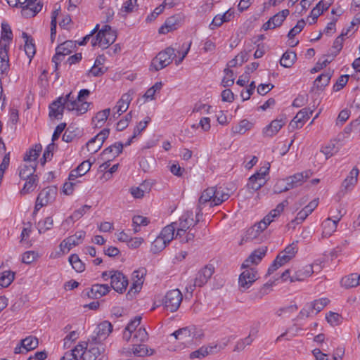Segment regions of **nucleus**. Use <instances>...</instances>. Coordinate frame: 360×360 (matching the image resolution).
<instances>
[{
	"label": "nucleus",
	"mask_w": 360,
	"mask_h": 360,
	"mask_svg": "<svg viewBox=\"0 0 360 360\" xmlns=\"http://www.w3.org/2000/svg\"><path fill=\"white\" fill-rule=\"evenodd\" d=\"M200 217L195 214V219H193V213L192 211L184 212L179 218L177 222V236L186 234V231L191 227L195 226L200 221Z\"/></svg>",
	"instance_id": "6"
},
{
	"label": "nucleus",
	"mask_w": 360,
	"mask_h": 360,
	"mask_svg": "<svg viewBox=\"0 0 360 360\" xmlns=\"http://www.w3.org/2000/svg\"><path fill=\"white\" fill-rule=\"evenodd\" d=\"M181 20L179 15L169 17L165 22L164 25L159 28L160 34H167L169 32L175 30L178 28Z\"/></svg>",
	"instance_id": "22"
},
{
	"label": "nucleus",
	"mask_w": 360,
	"mask_h": 360,
	"mask_svg": "<svg viewBox=\"0 0 360 360\" xmlns=\"http://www.w3.org/2000/svg\"><path fill=\"white\" fill-rule=\"evenodd\" d=\"M289 13L290 11L288 9H284L270 18L269 19L273 24L272 28L280 27Z\"/></svg>",
	"instance_id": "43"
},
{
	"label": "nucleus",
	"mask_w": 360,
	"mask_h": 360,
	"mask_svg": "<svg viewBox=\"0 0 360 360\" xmlns=\"http://www.w3.org/2000/svg\"><path fill=\"white\" fill-rule=\"evenodd\" d=\"M296 58L297 55L295 52L287 51L283 54L280 60V64L284 68H290L295 62Z\"/></svg>",
	"instance_id": "40"
},
{
	"label": "nucleus",
	"mask_w": 360,
	"mask_h": 360,
	"mask_svg": "<svg viewBox=\"0 0 360 360\" xmlns=\"http://www.w3.org/2000/svg\"><path fill=\"white\" fill-rule=\"evenodd\" d=\"M331 76L332 73L330 71L321 74L314 82V86L317 89H323L329 84Z\"/></svg>",
	"instance_id": "39"
},
{
	"label": "nucleus",
	"mask_w": 360,
	"mask_h": 360,
	"mask_svg": "<svg viewBox=\"0 0 360 360\" xmlns=\"http://www.w3.org/2000/svg\"><path fill=\"white\" fill-rule=\"evenodd\" d=\"M131 99L132 98L129 93L124 94L122 96L121 98L115 107L117 108V112L119 113V115L124 112L128 109Z\"/></svg>",
	"instance_id": "36"
},
{
	"label": "nucleus",
	"mask_w": 360,
	"mask_h": 360,
	"mask_svg": "<svg viewBox=\"0 0 360 360\" xmlns=\"http://www.w3.org/2000/svg\"><path fill=\"white\" fill-rule=\"evenodd\" d=\"M131 117H132L131 113V112L127 113L123 119L120 120L117 123L116 129L117 131H122L124 129H126L128 127L129 123L131 120Z\"/></svg>",
	"instance_id": "58"
},
{
	"label": "nucleus",
	"mask_w": 360,
	"mask_h": 360,
	"mask_svg": "<svg viewBox=\"0 0 360 360\" xmlns=\"http://www.w3.org/2000/svg\"><path fill=\"white\" fill-rule=\"evenodd\" d=\"M341 283L347 288L356 287L360 285V274H351L343 278Z\"/></svg>",
	"instance_id": "37"
},
{
	"label": "nucleus",
	"mask_w": 360,
	"mask_h": 360,
	"mask_svg": "<svg viewBox=\"0 0 360 360\" xmlns=\"http://www.w3.org/2000/svg\"><path fill=\"white\" fill-rule=\"evenodd\" d=\"M326 319L327 321L332 326H338L342 323V317L340 314L330 311L326 314Z\"/></svg>",
	"instance_id": "54"
},
{
	"label": "nucleus",
	"mask_w": 360,
	"mask_h": 360,
	"mask_svg": "<svg viewBox=\"0 0 360 360\" xmlns=\"http://www.w3.org/2000/svg\"><path fill=\"white\" fill-rule=\"evenodd\" d=\"M110 287L108 284H94L86 291V295L91 299H97L110 292Z\"/></svg>",
	"instance_id": "25"
},
{
	"label": "nucleus",
	"mask_w": 360,
	"mask_h": 360,
	"mask_svg": "<svg viewBox=\"0 0 360 360\" xmlns=\"http://www.w3.org/2000/svg\"><path fill=\"white\" fill-rule=\"evenodd\" d=\"M359 171L357 167H354L349 173V175L345 179L342 183V190L340 193L343 195L348 191L353 188L357 183Z\"/></svg>",
	"instance_id": "19"
},
{
	"label": "nucleus",
	"mask_w": 360,
	"mask_h": 360,
	"mask_svg": "<svg viewBox=\"0 0 360 360\" xmlns=\"http://www.w3.org/2000/svg\"><path fill=\"white\" fill-rule=\"evenodd\" d=\"M89 105L90 103L86 101L78 102L74 109V110L76 111L77 115L85 113L88 110Z\"/></svg>",
	"instance_id": "63"
},
{
	"label": "nucleus",
	"mask_w": 360,
	"mask_h": 360,
	"mask_svg": "<svg viewBox=\"0 0 360 360\" xmlns=\"http://www.w3.org/2000/svg\"><path fill=\"white\" fill-rule=\"evenodd\" d=\"M25 180L26 181L20 191V195H22L28 194L35 189L39 182V178L37 175H35L30 178H26Z\"/></svg>",
	"instance_id": "32"
},
{
	"label": "nucleus",
	"mask_w": 360,
	"mask_h": 360,
	"mask_svg": "<svg viewBox=\"0 0 360 360\" xmlns=\"http://www.w3.org/2000/svg\"><path fill=\"white\" fill-rule=\"evenodd\" d=\"M37 163L33 162L32 163H25L19 167V176L21 179H25L26 178H30L32 176H35L34 172L36 171Z\"/></svg>",
	"instance_id": "29"
},
{
	"label": "nucleus",
	"mask_w": 360,
	"mask_h": 360,
	"mask_svg": "<svg viewBox=\"0 0 360 360\" xmlns=\"http://www.w3.org/2000/svg\"><path fill=\"white\" fill-rule=\"evenodd\" d=\"M133 354L136 356L143 357L150 356L154 354V349H148L146 345L134 344L132 346Z\"/></svg>",
	"instance_id": "33"
},
{
	"label": "nucleus",
	"mask_w": 360,
	"mask_h": 360,
	"mask_svg": "<svg viewBox=\"0 0 360 360\" xmlns=\"http://www.w3.org/2000/svg\"><path fill=\"white\" fill-rule=\"evenodd\" d=\"M22 38L25 39V52L27 57L30 59V63L32 60V58L34 56L36 53V48L35 44L34 43V39L29 36L26 32H22Z\"/></svg>",
	"instance_id": "30"
},
{
	"label": "nucleus",
	"mask_w": 360,
	"mask_h": 360,
	"mask_svg": "<svg viewBox=\"0 0 360 360\" xmlns=\"http://www.w3.org/2000/svg\"><path fill=\"white\" fill-rule=\"evenodd\" d=\"M15 273L11 271H0V286L6 288L13 281Z\"/></svg>",
	"instance_id": "44"
},
{
	"label": "nucleus",
	"mask_w": 360,
	"mask_h": 360,
	"mask_svg": "<svg viewBox=\"0 0 360 360\" xmlns=\"http://www.w3.org/2000/svg\"><path fill=\"white\" fill-rule=\"evenodd\" d=\"M135 6H137V0H128L123 4L120 9V13H131L133 11Z\"/></svg>",
	"instance_id": "60"
},
{
	"label": "nucleus",
	"mask_w": 360,
	"mask_h": 360,
	"mask_svg": "<svg viewBox=\"0 0 360 360\" xmlns=\"http://www.w3.org/2000/svg\"><path fill=\"white\" fill-rule=\"evenodd\" d=\"M63 97H59L49 105V117L59 119V115L62 116L65 107L62 103Z\"/></svg>",
	"instance_id": "31"
},
{
	"label": "nucleus",
	"mask_w": 360,
	"mask_h": 360,
	"mask_svg": "<svg viewBox=\"0 0 360 360\" xmlns=\"http://www.w3.org/2000/svg\"><path fill=\"white\" fill-rule=\"evenodd\" d=\"M335 141H331L328 145L323 147L321 152L326 155V159L332 157L339 150V147L336 146Z\"/></svg>",
	"instance_id": "47"
},
{
	"label": "nucleus",
	"mask_w": 360,
	"mask_h": 360,
	"mask_svg": "<svg viewBox=\"0 0 360 360\" xmlns=\"http://www.w3.org/2000/svg\"><path fill=\"white\" fill-rule=\"evenodd\" d=\"M79 102L78 99H75V98L72 96L71 93H69L66 95L65 98H63L62 103L69 111H74L75 108L76 104Z\"/></svg>",
	"instance_id": "51"
},
{
	"label": "nucleus",
	"mask_w": 360,
	"mask_h": 360,
	"mask_svg": "<svg viewBox=\"0 0 360 360\" xmlns=\"http://www.w3.org/2000/svg\"><path fill=\"white\" fill-rule=\"evenodd\" d=\"M182 299L181 292L179 289H174L166 293L163 304L167 310L174 312L179 308Z\"/></svg>",
	"instance_id": "7"
},
{
	"label": "nucleus",
	"mask_w": 360,
	"mask_h": 360,
	"mask_svg": "<svg viewBox=\"0 0 360 360\" xmlns=\"http://www.w3.org/2000/svg\"><path fill=\"white\" fill-rule=\"evenodd\" d=\"M313 110L308 108H303L300 110L294 119L290 122V126L292 129L302 128L304 124L309 119Z\"/></svg>",
	"instance_id": "21"
},
{
	"label": "nucleus",
	"mask_w": 360,
	"mask_h": 360,
	"mask_svg": "<svg viewBox=\"0 0 360 360\" xmlns=\"http://www.w3.org/2000/svg\"><path fill=\"white\" fill-rule=\"evenodd\" d=\"M56 195L55 188L47 187L41 190L37 198L33 214H36L42 207L47 205L55 198Z\"/></svg>",
	"instance_id": "9"
},
{
	"label": "nucleus",
	"mask_w": 360,
	"mask_h": 360,
	"mask_svg": "<svg viewBox=\"0 0 360 360\" xmlns=\"http://www.w3.org/2000/svg\"><path fill=\"white\" fill-rule=\"evenodd\" d=\"M214 196L212 199V205H219L223 202L227 200L230 195L227 192H225L221 187H214Z\"/></svg>",
	"instance_id": "42"
},
{
	"label": "nucleus",
	"mask_w": 360,
	"mask_h": 360,
	"mask_svg": "<svg viewBox=\"0 0 360 360\" xmlns=\"http://www.w3.org/2000/svg\"><path fill=\"white\" fill-rule=\"evenodd\" d=\"M73 48L74 45L72 41H66L57 46L56 53L52 58V62L55 63L56 70H57L63 58L72 53Z\"/></svg>",
	"instance_id": "13"
},
{
	"label": "nucleus",
	"mask_w": 360,
	"mask_h": 360,
	"mask_svg": "<svg viewBox=\"0 0 360 360\" xmlns=\"http://www.w3.org/2000/svg\"><path fill=\"white\" fill-rule=\"evenodd\" d=\"M112 151V146H110L106 149H105L101 154L100 159L102 161H103V162L99 166V168H98L99 173L109 172L110 170V168L112 167V166H111V162L112 161V159H110L107 157V155L110 154Z\"/></svg>",
	"instance_id": "27"
},
{
	"label": "nucleus",
	"mask_w": 360,
	"mask_h": 360,
	"mask_svg": "<svg viewBox=\"0 0 360 360\" xmlns=\"http://www.w3.org/2000/svg\"><path fill=\"white\" fill-rule=\"evenodd\" d=\"M110 112V108H106L98 112L95 117L92 118V122L94 123L95 127L101 128L106 122Z\"/></svg>",
	"instance_id": "38"
},
{
	"label": "nucleus",
	"mask_w": 360,
	"mask_h": 360,
	"mask_svg": "<svg viewBox=\"0 0 360 360\" xmlns=\"http://www.w3.org/2000/svg\"><path fill=\"white\" fill-rule=\"evenodd\" d=\"M225 77L222 79L221 84L224 87L231 86L234 83L233 70L226 68L224 70Z\"/></svg>",
	"instance_id": "55"
},
{
	"label": "nucleus",
	"mask_w": 360,
	"mask_h": 360,
	"mask_svg": "<svg viewBox=\"0 0 360 360\" xmlns=\"http://www.w3.org/2000/svg\"><path fill=\"white\" fill-rule=\"evenodd\" d=\"M171 335H173L176 340H178L185 347H188L193 343L194 340L200 339L202 336V333L195 326H191L179 328Z\"/></svg>",
	"instance_id": "2"
},
{
	"label": "nucleus",
	"mask_w": 360,
	"mask_h": 360,
	"mask_svg": "<svg viewBox=\"0 0 360 360\" xmlns=\"http://www.w3.org/2000/svg\"><path fill=\"white\" fill-rule=\"evenodd\" d=\"M146 274V269L144 268L139 269L132 273L133 283L127 296L130 299L132 297V293L136 294L139 292L143 285L144 281V276Z\"/></svg>",
	"instance_id": "12"
},
{
	"label": "nucleus",
	"mask_w": 360,
	"mask_h": 360,
	"mask_svg": "<svg viewBox=\"0 0 360 360\" xmlns=\"http://www.w3.org/2000/svg\"><path fill=\"white\" fill-rule=\"evenodd\" d=\"M306 22L304 20L301 19L298 20L297 25L292 27L288 34V37L292 39L296 34L300 33L304 27Z\"/></svg>",
	"instance_id": "56"
},
{
	"label": "nucleus",
	"mask_w": 360,
	"mask_h": 360,
	"mask_svg": "<svg viewBox=\"0 0 360 360\" xmlns=\"http://www.w3.org/2000/svg\"><path fill=\"white\" fill-rule=\"evenodd\" d=\"M18 6L22 9V16L32 18L41 11L43 4L37 0H19Z\"/></svg>",
	"instance_id": "8"
},
{
	"label": "nucleus",
	"mask_w": 360,
	"mask_h": 360,
	"mask_svg": "<svg viewBox=\"0 0 360 360\" xmlns=\"http://www.w3.org/2000/svg\"><path fill=\"white\" fill-rule=\"evenodd\" d=\"M37 254L34 251H27L22 257V262L25 264H31L37 257Z\"/></svg>",
	"instance_id": "64"
},
{
	"label": "nucleus",
	"mask_w": 360,
	"mask_h": 360,
	"mask_svg": "<svg viewBox=\"0 0 360 360\" xmlns=\"http://www.w3.org/2000/svg\"><path fill=\"white\" fill-rule=\"evenodd\" d=\"M112 331V326L110 322L104 321L98 325L96 329V335L91 337V341L95 345H100L101 342L105 340L109 334Z\"/></svg>",
	"instance_id": "10"
},
{
	"label": "nucleus",
	"mask_w": 360,
	"mask_h": 360,
	"mask_svg": "<svg viewBox=\"0 0 360 360\" xmlns=\"http://www.w3.org/2000/svg\"><path fill=\"white\" fill-rule=\"evenodd\" d=\"M343 34H340L333 42L332 49L334 50V51L331 53V55L327 56L328 58L332 57L334 58L340 53L343 46Z\"/></svg>",
	"instance_id": "53"
},
{
	"label": "nucleus",
	"mask_w": 360,
	"mask_h": 360,
	"mask_svg": "<svg viewBox=\"0 0 360 360\" xmlns=\"http://www.w3.org/2000/svg\"><path fill=\"white\" fill-rule=\"evenodd\" d=\"M267 251L266 247H261L254 250L251 255L243 262L242 268H248L252 264H258L265 256Z\"/></svg>",
	"instance_id": "18"
},
{
	"label": "nucleus",
	"mask_w": 360,
	"mask_h": 360,
	"mask_svg": "<svg viewBox=\"0 0 360 360\" xmlns=\"http://www.w3.org/2000/svg\"><path fill=\"white\" fill-rule=\"evenodd\" d=\"M175 56L174 49L172 47L166 48L153 58L149 70L150 71H159L165 68L172 62Z\"/></svg>",
	"instance_id": "4"
},
{
	"label": "nucleus",
	"mask_w": 360,
	"mask_h": 360,
	"mask_svg": "<svg viewBox=\"0 0 360 360\" xmlns=\"http://www.w3.org/2000/svg\"><path fill=\"white\" fill-rule=\"evenodd\" d=\"M111 27L109 25H104L102 29L93 37L91 34L86 35L79 43L80 46L85 45L87 41L91 39V44L92 46H99L103 49H107L110 45L109 36H110Z\"/></svg>",
	"instance_id": "1"
},
{
	"label": "nucleus",
	"mask_w": 360,
	"mask_h": 360,
	"mask_svg": "<svg viewBox=\"0 0 360 360\" xmlns=\"http://www.w3.org/2000/svg\"><path fill=\"white\" fill-rule=\"evenodd\" d=\"M89 343L88 342H79L73 349L71 350V352H70L69 353H72L73 354V357H75L76 359H77V354H76V352H78V354H79L81 352L82 353H86V350L88 349V347H89Z\"/></svg>",
	"instance_id": "59"
},
{
	"label": "nucleus",
	"mask_w": 360,
	"mask_h": 360,
	"mask_svg": "<svg viewBox=\"0 0 360 360\" xmlns=\"http://www.w3.org/2000/svg\"><path fill=\"white\" fill-rule=\"evenodd\" d=\"M9 46L6 44L0 45V73L4 74L9 68V58H8Z\"/></svg>",
	"instance_id": "26"
},
{
	"label": "nucleus",
	"mask_w": 360,
	"mask_h": 360,
	"mask_svg": "<svg viewBox=\"0 0 360 360\" xmlns=\"http://www.w3.org/2000/svg\"><path fill=\"white\" fill-rule=\"evenodd\" d=\"M136 342H144L148 339V334L145 328H139L135 333L134 338Z\"/></svg>",
	"instance_id": "57"
},
{
	"label": "nucleus",
	"mask_w": 360,
	"mask_h": 360,
	"mask_svg": "<svg viewBox=\"0 0 360 360\" xmlns=\"http://www.w3.org/2000/svg\"><path fill=\"white\" fill-rule=\"evenodd\" d=\"M89 349L86 353H82L81 358L83 360H96L97 357L104 351V348L101 345L98 346L95 345L91 340H89Z\"/></svg>",
	"instance_id": "23"
},
{
	"label": "nucleus",
	"mask_w": 360,
	"mask_h": 360,
	"mask_svg": "<svg viewBox=\"0 0 360 360\" xmlns=\"http://www.w3.org/2000/svg\"><path fill=\"white\" fill-rule=\"evenodd\" d=\"M38 339L32 335L22 339L14 349L15 354L27 353L38 347Z\"/></svg>",
	"instance_id": "15"
},
{
	"label": "nucleus",
	"mask_w": 360,
	"mask_h": 360,
	"mask_svg": "<svg viewBox=\"0 0 360 360\" xmlns=\"http://www.w3.org/2000/svg\"><path fill=\"white\" fill-rule=\"evenodd\" d=\"M86 233L84 231H77L75 235L71 236L65 240H63L60 247L63 251L67 249L69 251L72 247L79 244L84 238L85 237Z\"/></svg>",
	"instance_id": "17"
},
{
	"label": "nucleus",
	"mask_w": 360,
	"mask_h": 360,
	"mask_svg": "<svg viewBox=\"0 0 360 360\" xmlns=\"http://www.w3.org/2000/svg\"><path fill=\"white\" fill-rule=\"evenodd\" d=\"M69 262L71 264L72 268L77 272H82L85 269L84 264L80 260L79 256L76 254H72L69 257Z\"/></svg>",
	"instance_id": "49"
},
{
	"label": "nucleus",
	"mask_w": 360,
	"mask_h": 360,
	"mask_svg": "<svg viewBox=\"0 0 360 360\" xmlns=\"http://www.w3.org/2000/svg\"><path fill=\"white\" fill-rule=\"evenodd\" d=\"M240 275L238 283L243 290L248 289L252 284L257 279V271L255 268H245Z\"/></svg>",
	"instance_id": "11"
},
{
	"label": "nucleus",
	"mask_w": 360,
	"mask_h": 360,
	"mask_svg": "<svg viewBox=\"0 0 360 360\" xmlns=\"http://www.w3.org/2000/svg\"><path fill=\"white\" fill-rule=\"evenodd\" d=\"M176 226V221L166 226L160 232V236L169 243L173 238H175L174 236L175 230H177Z\"/></svg>",
	"instance_id": "34"
},
{
	"label": "nucleus",
	"mask_w": 360,
	"mask_h": 360,
	"mask_svg": "<svg viewBox=\"0 0 360 360\" xmlns=\"http://www.w3.org/2000/svg\"><path fill=\"white\" fill-rule=\"evenodd\" d=\"M207 349H208V347H205L202 346L200 348H199L198 349L191 352L190 354V355H189V357L191 359H195V358L202 359V358H204V357H205L206 356L208 355Z\"/></svg>",
	"instance_id": "61"
},
{
	"label": "nucleus",
	"mask_w": 360,
	"mask_h": 360,
	"mask_svg": "<svg viewBox=\"0 0 360 360\" xmlns=\"http://www.w3.org/2000/svg\"><path fill=\"white\" fill-rule=\"evenodd\" d=\"M265 184L264 180L252 179V176L249 178L248 188L256 191L259 190Z\"/></svg>",
	"instance_id": "62"
},
{
	"label": "nucleus",
	"mask_w": 360,
	"mask_h": 360,
	"mask_svg": "<svg viewBox=\"0 0 360 360\" xmlns=\"http://www.w3.org/2000/svg\"><path fill=\"white\" fill-rule=\"evenodd\" d=\"M214 272V268L212 265H206L202 268L196 274L195 278L191 281L186 286V292H189L192 295L195 288H200L205 285L208 280L212 277Z\"/></svg>",
	"instance_id": "3"
},
{
	"label": "nucleus",
	"mask_w": 360,
	"mask_h": 360,
	"mask_svg": "<svg viewBox=\"0 0 360 360\" xmlns=\"http://www.w3.org/2000/svg\"><path fill=\"white\" fill-rule=\"evenodd\" d=\"M338 214L333 216V218H327L322 222L323 233L326 236H330L336 231L338 224L342 217L341 211H337Z\"/></svg>",
	"instance_id": "20"
},
{
	"label": "nucleus",
	"mask_w": 360,
	"mask_h": 360,
	"mask_svg": "<svg viewBox=\"0 0 360 360\" xmlns=\"http://www.w3.org/2000/svg\"><path fill=\"white\" fill-rule=\"evenodd\" d=\"M128 285L127 277L120 271H114V291L122 294L125 292Z\"/></svg>",
	"instance_id": "24"
},
{
	"label": "nucleus",
	"mask_w": 360,
	"mask_h": 360,
	"mask_svg": "<svg viewBox=\"0 0 360 360\" xmlns=\"http://www.w3.org/2000/svg\"><path fill=\"white\" fill-rule=\"evenodd\" d=\"M329 302L330 301L328 298L323 297L310 302L309 304L312 311L315 310L316 314H317L320 312L329 303Z\"/></svg>",
	"instance_id": "52"
},
{
	"label": "nucleus",
	"mask_w": 360,
	"mask_h": 360,
	"mask_svg": "<svg viewBox=\"0 0 360 360\" xmlns=\"http://www.w3.org/2000/svg\"><path fill=\"white\" fill-rule=\"evenodd\" d=\"M110 131V129H104L95 137L90 139L86 143L88 151L91 153H95L97 152L103 145L105 139L109 136Z\"/></svg>",
	"instance_id": "14"
},
{
	"label": "nucleus",
	"mask_w": 360,
	"mask_h": 360,
	"mask_svg": "<svg viewBox=\"0 0 360 360\" xmlns=\"http://www.w3.org/2000/svg\"><path fill=\"white\" fill-rule=\"evenodd\" d=\"M311 175L309 170L296 173L292 176L287 177L284 181L285 186L283 188H278V184L275 186L276 193H282L301 186Z\"/></svg>",
	"instance_id": "5"
},
{
	"label": "nucleus",
	"mask_w": 360,
	"mask_h": 360,
	"mask_svg": "<svg viewBox=\"0 0 360 360\" xmlns=\"http://www.w3.org/2000/svg\"><path fill=\"white\" fill-rule=\"evenodd\" d=\"M252 124L247 120H241L239 124L235 127H233L231 131L233 134H243L248 130L250 129Z\"/></svg>",
	"instance_id": "48"
},
{
	"label": "nucleus",
	"mask_w": 360,
	"mask_h": 360,
	"mask_svg": "<svg viewBox=\"0 0 360 360\" xmlns=\"http://www.w3.org/2000/svg\"><path fill=\"white\" fill-rule=\"evenodd\" d=\"M284 124L285 122L283 120H273L263 129V134L265 136L271 137L276 134Z\"/></svg>",
	"instance_id": "28"
},
{
	"label": "nucleus",
	"mask_w": 360,
	"mask_h": 360,
	"mask_svg": "<svg viewBox=\"0 0 360 360\" xmlns=\"http://www.w3.org/2000/svg\"><path fill=\"white\" fill-rule=\"evenodd\" d=\"M53 220L51 217H47L44 220L39 221L37 224L39 233H45L46 231L50 230L53 227Z\"/></svg>",
	"instance_id": "50"
},
{
	"label": "nucleus",
	"mask_w": 360,
	"mask_h": 360,
	"mask_svg": "<svg viewBox=\"0 0 360 360\" xmlns=\"http://www.w3.org/2000/svg\"><path fill=\"white\" fill-rule=\"evenodd\" d=\"M248 60V52L242 51L238 53L233 59L230 60L228 63L229 67H236L237 65H242L245 62Z\"/></svg>",
	"instance_id": "45"
},
{
	"label": "nucleus",
	"mask_w": 360,
	"mask_h": 360,
	"mask_svg": "<svg viewBox=\"0 0 360 360\" xmlns=\"http://www.w3.org/2000/svg\"><path fill=\"white\" fill-rule=\"evenodd\" d=\"M13 39V33L11 27L7 23L1 24V34L0 39V45L6 44L9 46L10 42Z\"/></svg>",
	"instance_id": "35"
},
{
	"label": "nucleus",
	"mask_w": 360,
	"mask_h": 360,
	"mask_svg": "<svg viewBox=\"0 0 360 360\" xmlns=\"http://www.w3.org/2000/svg\"><path fill=\"white\" fill-rule=\"evenodd\" d=\"M214 187H210L205 189L201 194L198 200V205L197 206V216H202V209L204 205L209 202L210 207H214L212 205V199L214 196Z\"/></svg>",
	"instance_id": "16"
},
{
	"label": "nucleus",
	"mask_w": 360,
	"mask_h": 360,
	"mask_svg": "<svg viewBox=\"0 0 360 360\" xmlns=\"http://www.w3.org/2000/svg\"><path fill=\"white\" fill-rule=\"evenodd\" d=\"M42 147L41 144H36L34 148L30 149L27 151L24 156V161L28 163H32L37 162L40 152L41 151Z\"/></svg>",
	"instance_id": "41"
},
{
	"label": "nucleus",
	"mask_w": 360,
	"mask_h": 360,
	"mask_svg": "<svg viewBox=\"0 0 360 360\" xmlns=\"http://www.w3.org/2000/svg\"><path fill=\"white\" fill-rule=\"evenodd\" d=\"M167 244L169 243L165 240L158 236L152 243L150 250L154 254L158 253L164 250Z\"/></svg>",
	"instance_id": "46"
}]
</instances>
